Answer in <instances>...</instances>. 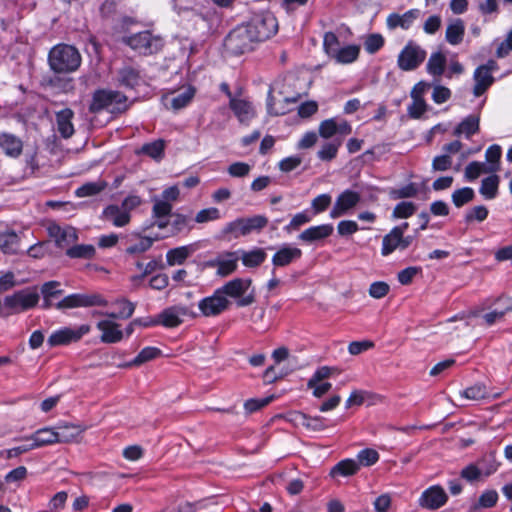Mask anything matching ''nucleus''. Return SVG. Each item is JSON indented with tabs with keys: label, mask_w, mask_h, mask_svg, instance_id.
<instances>
[{
	"label": "nucleus",
	"mask_w": 512,
	"mask_h": 512,
	"mask_svg": "<svg viewBox=\"0 0 512 512\" xmlns=\"http://www.w3.org/2000/svg\"><path fill=\"white\" fill-rule=\"evenodd\" d=\"M297 79L287 75L276 79L269 87L266 99L267 113L271 116L285 115L290 111L289 104L297 103L304 93L292 90Z\"/></svg>",
	"instance_id": "nucleus-1"
},
{
	"label": "nucleus",
	"mask_w": 512,
	"mask_h": 512,
	"mask_svg": "<svg viewBox=\"0 0 512 512\" xmlns=\"http://www.w3.org/2000/svg\"><path fill=\"white\" fill-rule=\"evenodd\" d=\"M81 62L80 52L69 44H57L48 53L49 67L56 74L73 73L79 69Z\"/></svg>",
	"instance_id": "nucleus-2"
},
{
	"label": "nucleus",
	"mask_w": 512,
	"mask_h": 512,
	"mask_svg": "<svg viewBox=\"0 0 512 512\" xmlns=\"http://www.w3.org/2000/svg\"><path fill=\"white\" fill-rule=\"evenodd\" d=\"M245 25L257 43L273 37L278 32L279 27L277 18L270 10L252 12Z\"/></svg>",
	"instance_id": "nucleus-3"
},
{
	"label": "nucleus",
	"mask_w": 512,
	"mask_h": 512,
	"mask_svg": "<svg viewBox=\"0 0 512 512\" xmlns=\"http://www.w3.org/2000/svg\"><path fill=\"white\" fill-rule=\"evenodd\" d=\"M226 299L235 300L237 307L252 305L256 300L255 289L251 278L237 277L219 287Z\"/></svg>",
	"instance_id": "nucleus-4"
},
{
	"label": "nucleus",
	"mask_w": 512,
	"mask_h": 512,
	"mask_svg": "<svg viewBox=\"0 0 512 512\" xmlns=\"http://www.w3.org/2000/svg\"><path fill=\"white\" fill-rule=\"evenodd\" d=\"M39 294L36 287H28L4 297V308L7 309L5 316L28 311L37 306Z\"/></svg>",
	"instance_id": "nucleus-5"
},
{
	"label": "nucleus",
	"mask_w": 512,
	"mask_h": 512,
	"mask_svg": "<svg viewBox=\"0 0 512 512\" xmlns=\"http://www.w3.org/2000/svg\"><path fill=\"white\" fill-rule=\"evenodd\" d=\"M128 106V99L123 93L114 90H98L93 95L91 110L122 113L127 110Z\"/></svg>",
	"instance_id": "nucleus-6"
},
{
	"label": "nucleus",
	"mask_w": 512,
	"mask_h": 512,
	"mask_svg": "<svg viewBox=\"0 0 512 512\" xmlns=\"http://www.w3.org/2000/svg\"><path fill=\"white\" fill-rule=\"evenodd\" d=\"M268 224V218L264 215H254L252 217H241L229 222L225 233L232 234L235 238L247 236L252 232H260Z\"/></svg>",
	"instance_id": "nucleus-7"
},
{
	"label": "nucleus",
	"mask_w": 512,
	"mask_h": 512,
	"mask_svg": "<svg viewBox=\"0 0 512 512\" xmlns=\"http://www.w3.org/2000/svg\"><path fill=\"white\" fill-rule=\"evenodd\" d=\"M257 41L252 37L245 23L235 27L227 35L224 45L234 54H243L253 49V44Z\"/></svg>",
	"instance_id": "nucleus-8"
},
{
	"label": "nucleus",
	"mask_w": 512,
	"mask_h": 512,
	"mask_svg": "<svg viewBox=\"0 0 512 512\" xmlns=\"http://www.w3.org/2000/svg\"><path fill=\"white\" fill-rule=\"evenodd\" d=\"M123 43L143 55H150L159 51L163 45L162 39L152 35L150 31H142L123 37Z\"/></svg>",
	"instance_id": "nucleus-9"
},
{
	"label": "nucleus",
	"mask_w": 512,
	"mask_h": 512,
	"mask_svg": "<svg viewBox=\"0 0 512 512\" xmlns=\"http://www.w3.org/2000/svg\"><path fill=\"white\" fill-rule=\"evenodd\" d=\"M108 301L98 293L83 294L73 293L65 296L62 300L55 303L57 310H66L79 307L107 306Z\"/></svg>",
	"instance_id": "nucleus-10"
},
{
	"label": "nucleus",
	"mask_w": 512,
	"mask_h": 512,
	"mask_svg": "<svg viewBox=\"0 0 512 512\" xmlns=\"http://www.w3.org/2000/svg\"><path fill=\"white\" fill-rule=\"evenodd\" d=\"M426 55V51L420 45L409 41L398 55V67L403 71L415 70L424 62Z\"/></svg>",
	"instance_id": "nucleus-11"
},
{
	"label": "nucleus",
	"mask_w": 512,
	"mask_h": 512,
	"mask_svg": "<svg viewBox=\"0 0 512 512\" xmlns=\"http://www.w3.org/2000/svg\"><path fill=\"white\" fill-rule=\"evenodd\" d=\"M88 324H82L76 328L62 327L53 331L47 339L50 347L69 345L79 341L84 335L90 332Z\"/></svg>",
	"instance_id": "nucleus-12"
},
{
	"label": "nucleus",
	"mask_w": 512,
	"mask_h": 512,
	"mask_svg": "<svg viewBox=\"0 0 512 512\" xmlns=\"http://www.w3.org/2000/svg\"><path fill=\"white\" fill-rule=\"evenodd\" d=\"M230 305L231 301L224 297L218 287L212 295L204 297L198 302V309L204 317H217L225 312Z\"/></svg>",
	"instance_id": "nucleus-13"
},
{
	"label": "nucleus",
	"mask_w": 512,
	"mask_h": 512,
	"mask_svg": "<svg viewBox=\"0 0 512 512\" xmlns=\"http://www.w3.org/2000/svg\"><path fill=\"white\" fill-rule=\"evenodd\" d=\"M229 108L242 125L248 126L256 117V109L253 102L248 97H243L241 89L239 90V95L229 101Z\"/></svg>",
	"instance_id": "nucleus-14"
},
{
	"label": "nucleus",
	"mask_w": 512,
	"mask_h": 512,
	"mask_svg": "<svg viewBox=\"0 0 512 512\" xmlns=\"http://www.w3.org/2000/svg\"><path fill=\"white\" fill-rule=\"evenodd\" d=\"M448 500V496L440 485H433L425 489L419 497L418 504L420 507L436 510L444 506Z\"/></svg>",
	"instance_id": "nucleus-15"
},
{
	"label": "nucleus",
	"mask_w": 512,
	"mask_h": 512,
	"mask_svg": "<svg viewBox=\"0 0 512 512\" xmlns=\"http://www.w3.org/2000/svg\"><path fill=\"white\" fill-rule=\"evenodd\" d=\"M196 316L190 313L189 308L184 305H174L164 309L158 315L159 325L166 328H174L182 324L184 317Z\"/></svg>",
	"instance_id": "nucleus-16"
},
{
	"label": "nucleus",
	"mask_w": 512,
	"mask_h": 512,
	"mask_svg": "<svg viewBox=\"0 0 512 512\" xmlns=\"http://www.w3.org/2000/svg\"><path fill=\"white\" fill-rule=\"evenodd\" d=\"M48 234L55 240L59 248L67 247L78 240L77 230L69 225L60 226L57 223H51L47 227Z\"/></svg>",
	"instance_id": "nucleus-17"
},
{
	"label": "nucleus",
	"mask_w": 512,
	"mask_h": 512,
	"mask_svg": "<svg viewBox=\"0 0 512 512\" xmlns=\"http://www.w3.org/2000/svg\"><path fill=\"white\" fill-rule=\"evenodd\" d=\"M420 16L421 11L416 8L410 9L403 14L391 13L386 19V26L389 30H395L396 28L408 30Z\"/></svg>",
	"instance_id": "nucleus-18"
},
{
	"label": "nucleus",
	"mask_w": 512,
	"mask_h": 512,
	"mask_svg": "<svg viewBox=\"0 0 512 512\" xmlns=\"http://www.w3.org/2000/svg\"><path fill=\"white\" fill-rule=\"evenodd\" d=\"M351 131V125L346 120L337 121L335 118H330L322 121L319 125V135L325 139L337 134L348 135Z\"/></svg>",
	"instance_id": "nucleus-19"
},
{
	"label": "nucleus",
	"mask_w": 512,
	"mask_h": 512,
	"mask_svg": "<svg viewBox=\"0 0 512 512\" xmlns=\"http://www.w3.org/2000/svg\"><path fill=\"white\" fill-rule=\"evenodd\" d=\"M302 257V251L298 247L290 244L282 245L272 256V264L274 269L277 267H285L299 260Z\"/></svg>",
	"instance_id": "nucleus-20"
},
{
	"label": "nucleus",
	"mask_w": 512,
	"mask_h": 512,
	"mask_svg": "<svg viewBox=\"0 0 512 512\" xmlns=\"http://www.w3.org/2000/svg\"><path fill=\"white\" fill-rule=\"evenodd\" d=\"M97 329L102 332L100 340L103 343H118L123 339L124 332L120 329V325L112 320H101L97 323Z\"/></svg>",
	"instance_id": "nucleus-21"
},
{
	"label": "nucleus",
	"mask_w": 512,
	"mask_h": 512,
	"mask_svg": "<svg viewBox=\"0 0 512 512\" xmlns=\"http://www.w3.org/2000/svg\"><path fill=\"white\" fill-rule=\"evenodd\" d=\"M102 219L112 223L116 227H124L126 226L131 219L130 214L125 211L121 206L118 205H108L102 211Z\"/></svg>",
	"instance_id": "nucleus-22"
},
{
	"label": "nucleus",
	"mask_w": 512,
	"mask_h": 512,
	"mask_svg": "<svg viewBox=\"0 0 512 512\" xmlns=\"http://www.w3.org/2000/svg\"><path fill=\"white\" fill-rule=\"evenodd\" d=\"M333 230L334 227L330 223L311 226L301 232L298 239L306 243H313L328 238Z\"/></svg>",
	"instance_id": "nucleus-23"
},
{
	"label": "nucleus",
	"mask_w": 512,
	"mask_h": 512,
	"mask_svg": "<svg viewBox=\"0 0 512 512\" xmlns=\"http://www.w3.org/2000/svg\"><path fill=\"white\" fill-rule=\"evenodd\" d=\"M23 439L26 441H32L35 449L59 443V438H57L55 428L49 427L38 429L30 436L24 437Z\"/></svg>",
	"instance_id": "nucleus-24"
},
{
	"label": "nucleus",
	"mask_w": 512,
	"mask_h": 512,
	"mask_svg": "<svg viewBox=\"0 0 512 512\" xmlns=\"http://www.w3.org/2000/svg\"><path fill=\"white\" fill-rule=\"evenodd\" d=\"M86 427L80 424H73L63 422L55 427L59 443H69L76 440L84 431Z\"/></svg>",
	"instance_id": "nucleus-25"
},
{
	"label": "nucleus",
	"mask_w": 512,
	"mask_h": 512,
	"mask_svg": "<svg viewBox=\"0 0 512 512\" xmlns=\"http://www.w3.org/2000/svg\"><path fill=\"white\" fill-rule=\"evenodd\" d=\"M196 250L195 244L172 248L166 253V262L169 266L182 265Z\"/></svg>",
	"instance_id": "nucleus-26"
},
{
	"label": "nucleus",
	"mask_w": 512,
	"mask_h": 512,
	"mask_svg": "<svg viewBox=\"0 0 512 512\" xmlns=\"http://www.w3.org/2000/svg\"><path fill=\"white\" fill-rule=\"evenodd\" d=\"M474 87L473 94L475 97L483 95L488 88L494 83V77L488 73V70L484 67H477L473 74Z\"/></svg>",
	"instance_id": "nucleus-27"
},
{
	"label": "nucleus",
	"mask_w": 512,
	"mask_h": 512,
	"mask_svg": "<svg viewBox=\"0 0 512 512\" xmlns=\"http://www.w3.org/2000/svg\"><path fill=\"white\" fill-rule=\"evenodd\" d=\"M0 149L13 158H17L22 153L23 143L21 139L11 133H0Z\"/></svg>",
	"instance_id": "nucleus-28"
},
{
	"label": "nucleus",
	"mask_w": 512,
	"mask_h": 512,
	"mask_svg": "<svg viewBox=\"0 0 512 512\" xmlns=\"http://www.w3.org/2000/svg\"><path fill=\"white\" fill-rule=\"evenodd\" d=\"M502 302L504 303L502 309H493L482 316L486 326L494 325L496 322L502 320L508 312H512V298L507 296H499L496 298V303Z\"/></svg>",
	"instance_id": "nucleus-29"
},
{
	"label": "nucleus",
	"mask_w": 512,
	"mask_h": 512,
	"mask_svg": "<svg viewBox=\"0 0 512 512\" xmlns=\"http://www.w3.org/2000/svg\"><path fill=\"white\" fill-rule=\"evenodd\" d=\"M239 256L237 252H224L219 254V269L216 274L220 277H227L236 271Z\"/></svg>",
	"instance_id": "nucleus-30"
},
{
	"label": "nucleus",
	"mask_w": 512,
	"mask_h": 512,
	"mask_svg": "<svg viewBox=\"0 0 512 512\" xmlns=\"http://www.w3.org/2000/svg\"><path fill=\"white\" fill-rule=\"evenodd\" d=\"M73 115V111L69 108H65L56 114L58 132L63 138H69L74 133Z\"/></svg>",
	"instance_id": "nucleus-31"
},
{
	"label": "nucleus",
	"mask_w": 512,
	"mask_h": 512,
	"mask_svg": "<svg viewBox=\"0 0 512 512\" xmlns=\"http://www.w3.org/2000/svg\"><path fill=\"white\" fill-rule=\"evenodd\" d=\"M402 234L397 228H392L382 239L381 255L388 256L395 250L402 251Z\"/></svg>",
	"instance_id": "nucleus-32"
},
{
	"label": "nucleus",
	"mask_w": 512,
	"mask_h": 512,
	"mask_svg": "<svg viewBox=\"0 0 512 512\" xmlns=\"http://www.w3.org/2000/svg\"><path fill=\"white\" fill-rule=\"evenodd\" d=\"M114 305L118 307L117 311L114 312H99V314L106 316L110 319H128L130 318L135 310V304L125 298H121L115 301Z\"/></svg>",
	"instance_id": "nucleus-33"
},
{
	"label": "nucleus",
	"mask_w": 512,
	"mask_h": 512,
	"mask_svg": "<svg viewBox=\"0 0 512 512\" xmlns=\"http://www.w3.org/2000/svg\"><path fill=\"white\" fill-rule=\"evenodd\" d=\"M480 118L477 115H468L454 129L455 136L465 135L469 139L479 131Z\"/></svg>",
	"instance_id": "nucleus-34"
},
{
	"label": "nucleus",
	"mask_w": 512,
	"mask_h": 512,
	"mask_svg": "<svg viewBox=\"0 0 512 512\" xmlns=\"http://www.w3.org/2000/svg\"><path fill=\"white\" fill-rule=\"evenodd\" d=\"M360 469L359 463L355 459L347 458L339 461L330 471L332 477H348L355 475Z\"/></svg>",
	"instance_id": "nucleus-35"
},
{
	"label": "nucleus",
	"mask_w": 512,
	"mask_h": 512,
	"mask_svg": "<svg viewBox=\"0 0 512 512\" xmlns=\"http://www.w3.org/2000/svg\"><path fill=\"white\" fill-rule=\"evenodd\" d=\"M464 34V22L461 19H455L450 24H448L445 33V39L451 45H458L462 42Z\"/></svg>",
	"instance_id": "nucleus-36"
},
{
	"label": "nucleus",
	"mask_w": 512,
	"mask_h": 512,
	"mask_svg": "<svg viewBox=\"0 0 512 512\" xmlns=\"http://www.w3.org/2000/svg\"><path fill=\"white\" fill-rule=\"evenodd\" d=\"M170 226L171 235H187L193 229V219L188 215L176 213L173 215Z\"/></svg>",
	"instance_id": "nucleus-37"
},
{
	"label": "nucleus",
	"mask_w": 512,
	"mask_h": 512,
	"mask_svg": "<svg viewBox=\"0 0 512 512\" xmlns=\"http://www.w3.org/2000/svg\"><path fill=\"white\" fill-rule=\"evenodd\" d=\"M446 65V57L440 52H433L426 64L427 73L433 77H440L443 75Z\"/></svg>",
	"instance_id": "nucleus-38"
},
{
	"label": "nucleus",
	"mask_w": 512,
	"mask_h": 512,
	"mask_svg": "<svg viewBox=\"0 0 512 512\" xmlns=\"http://www.w3.org/2000/svg\"><path fill=\"white\" fill-rule=\"evenodd\" d=\"M360 48L357 45H347L339 47L332 55V59L338 64H350L354 62L359 56Z\"/></svg>",
	"instance_id": "nucleus-39"
},
{
	"label": "nucleus",
	"mask_w": 512,
	"mask_h": 512,
	"mask_svg": "<svg viewBox=\"0 0 512 512\" xmlns=\"http://www.w3.org/2000/svg\"><path fill=\"white\" fill-rule=\"evenodd\" d=\"M342 145V140L339 138H335L331 141H327L317 152V157L324 162H330L336 158L338 154V150Z\"/></svg>",
	"instance_id": "nucleus-40"
},
{
	"label": "nucleus",
	"mask_w": 512,
	"mask_h": 512,
	"mask_svg": "<svg viewBox=\"0 0 512 512\" xmlns=\"http://www.w3.org/2000/svg\"><path fill=\"white\" fill-rule=\"evenodd\" d=\"M499 177L495 174L490 175L481 181L479 193L486 199L492 200L498 194Z\"/></svg>",
	"instance_id": "nucleus-41"
},
{
	"label": "nucleus",
	"mask_w": 512,
	"mask_h": 512,
	"mask_svg": "<svg viewBox=\"0 0 512 512\" xmlns=\"http://www.w3.org/2000/svg\"><path fill=\"white\" fill-rule=\"evenodd\" d=\"M297 420L303 427L312 431H322L328 427L326 419L321 416H308L304 413H299Z\"/></svg>",
	"instance_id": "nucleus-42"
},
{
	"label": "nucleus",
	"mask_w": 512,
	"mask_h": 512,
	"mask_svg": "<svg viewBox=\"0 0 512 512\" xmlns=\"http://www.w3.org/2000/svg\"><path fill=\"white\" fill-rule=\"evenodd\" d=\"M266 256L262 248H254L251 251H242L241 260L244 266L254 268L260 266L265 261Z\"/></svg>",
	"instance_id": "nucleus-43"
},
{
	"label": "nucleus",
	"mask_w": 512,
	"mask_h": 512,
	"mask_svg": "<svg viewBox=\"0 0 512 512\" xmlns=\"http://www.w3.org/2000/svg\"><path fill=\"white\" fill-rule=\"evenodd\" d=\"M360 194L350 189L344 190L336 199L337 207H341L346 213L354 208L360 201Z\"/></svg>",
	"instance_id": "nucleus-44"
},
{
	"label": "nucleus",
	"mask_w": 512,
	"mask_h": 512,
	"mask_svg": "<svg viewBox=\"0 0 512 512\" xmlns=\"http://www.w3.org/2000/svg\"><path fill=\"white\" fill-rule=\"evenodd\" d=\"M95 253V247L91 244L74 245L66 250V255L71 259H92Z\"/></svg>",
	"instance_id": "nucleus-45"
},
{
	"label": "nucleus",
	"mask_w": 512,
	"mask_h": 512,
	"mask_svg": "<svg viewBox=\"0 0 512 512\" xmlns=\"http://www.w3.org/2000/svg\"><path fill=\"white\" fill-rule=\"evenodd\" d=\"M19 237L14 231L0 232V249L6 253H15L18 246Z\"/></svg>",
	"instance_id": "nucleus-46"
},
{
	"label": "nucleus",
	"mask_w": 512,
	"mask_h": 512,
	"mask_svg": "<svg viewBox=\"0 0 512 512\" xmlns=\"http://www.w3.org/2000/svg\"><path fill=\"white\" fill-rule=\"evenodd\" d=\"M139 80V73L131 67H124L119 71L118 81L123 87L132 89L138 85Z\"/></svg>",
	"instance_id": "nucleus-47"
},
{
	"label": "nucleus",
	"mask_w": 512,
	"mask_h": 512,
	"mask_svg": "<svg viewBox=\"0 0 512 512\" xmlns=\"http://www.w3.org/2000/svg\"><path fill=\"white\" fill-rule=\"evenodd\" d=\"M165 142L162 139L155 140L150 143H145L140 152L151 157L155 160H160L164 156Z\"/></svg>",
	"instance_id": "nucleus-48"
},
{
	"label": "nucleus",
	"mask_w": 512,
	"mask_h": 512,
	"mask_svg": "<svg viewBox=\"0 0 512 512\" xmlns=\"http://www.w3.org/2000/svg\"><path fill=\"white\" fill-rule=\"evenodd\" d=\"M160 354H161V350L157 347H152V346L144 347L131 362L126 364V366H128V367L139 366L143 363H146L148 361L155 359Z\"/></svg>",
	"instance_id": "nucleus-49"
},
{
	"label": "nucleus",
	"mask_w": 512,
	"mask_h": 512,
	"mask_svg": "<svg viewBox=\"0 0 512 512\" xmlns=\"http://www.w3.org/2000/svg\"><path fill=\"white\" fill-rule=\"evenodd\" d=\"M475 198V192L471 187H463L455 190L451 195L452 203L460 208Z\"/></svg>",
	"instance_id": "nucleus-50"
},
{
	"label": "nucleus",
	"mask_w": 512,
	"mask_h": 512,
	"mask_svg": "<svg viewBox=\"0 0 512 512\" xmlns=\"http://www.w3.org/2000/svg\"><path fill=\"white\" fill-rule=\"evenodd\" d=\"M195 88L192 86L187 87L184 91L180 92L171 99V107L174 110L185 108L195 96Z\"/></svg>",
	"instance_id": "nucleus-51"
},
{
	"label": "nucleus",
	"mask_w": 512,
	"mask_h": 512,
	"mask_svg": "<svg viewBox=\"0 0 512 512\" xmlns=\"http://www.w3.org/2000/svg\"><path fill=\"white\" fill-rule=\"evenodd\" d=\"M502 155L501 146L493 144L489 146L485 152L486 161L489 163L487 172L494 173L499 169V161Z\"/></svg>",
	"instance_id": "nucleus-52"
},
{
	"label": "nucleus",
	"mask_w": 512,
	"mask_h": 512,
	"mask_svg": "<svg viewBox=\"0 0 512 512\" xmlns=\"http://www.w3.org/2000/svg\"><path fill=\"white\" fill-rule=\"evenodd\" d=\"M489 210L484 205H477L466 211L464 221L467 224L478 222L481 223L487 219Z\"/></svg>",
	"instance_id": "nucleus-53"
},
{
	"label": "nucleus",
	"mask_w": 512,
	"mask_h": 512,
	"mask_svg": "<svg viewBox=\"0 0 512 512\" xmlns=\"http://www.w3.org/2000/svg\"><path fill=\"white\" fill-rule=\"evenodd\" d=\"M416 210L417 207L413 202L402 201L394 207L391 216L393 219H407L411 217Z\"/></svg>",
	"instance_id": "nucleus-54"
},
{
	"label": "nucleus",
	"mask_w": 512,
	"mask_h": 512,
	"mask_svg": "<svg viewBox=\"0 0 512 512\" xmlns=\"http://www.w3.org/2000/svg\"><path fill=\"white\" fill-rule=\"evenodd\" d=\"M418 186L416 183H408L398 189H392L389 193L390 198L396 199H405L412 198L418 194Z\"/></svg>",
	"instance_id": "nucleus-55"
},
{
	"label": "nucleus",
	"mask_w": 512,
	"mask_h": 512,
	"mask_svg": "<svg viewBox=\"0 0 512 512\" xmlns=\"http://www.w3.org/2000/svg\"><path fill=\"white\" fill-rule=\"evenodd\" d=\"M461 396L470 400H481L488 396L487 387L483 383H476L461 392Z\"/></svg>",
	"instance_id": "nucleus-56"
},
{
	"label": "nucleus",
	"mask_w": 512,
	"mask_h": 512,
	"mask_svg": "<svg viewBox=\"0 0 512 512\" xmlns=\"http://www.w3.org/2000/svg\"><path fill=\"white\" fill-rule=\"evenodd\" d=\"M499 496L496 490H485L475 504L474 509L478 508H492L498 502Z\"/></svg>",
	"instance_id": "nucleus-57"
},
{
	"label": "nucleus",
	"mask_w": 512,
	"mask_h": 512,
	"mask_svg": "<svg viewBox=\"0 0 512 512\" xmlns=\"http://www.w3.org/2000/svg\"><path fill=\"white\" fill-rule=\"evenodd\" d=\"M105 186L103 182H89L78 187L75 193L78 197L94 196L103 191Z\"/></svg>",
	"instance_id": "nucleus-58"
},
{
	"label": "nucleus",
	"mask_w": 512,
	"mask_h": 512,
	"mask_svg": "<svg viewBox=\"0 0 512 512\" xmlns=\"http://www.w3.org/2000/svg\"><path fill=\"white\" fill-rule=\"evenodd\" d=\"M379 460V453L371 448H365L358 452L357 462L360 466L369 467L374 465Z\"/></svg>",
	"instance_id": "nucleus-59"
},
{
	"label": "nucleus",
	"mask_w": 512,
	"mask_h": 512,
	"mask_svg": "<svg viewBox=\"0 0 512 512\" xmlns=\"http://www.w3.org/2000/svg\"><path fill=\"white\" fill-rule=\"evenodd\" d=\"M384 42V38L381 34H370L364 41L365 51L369 54H374L384 46Z\"/></svg>",
	"instance_id": "nucleus-60"
},
{
	"label": "nucleus",
	"mask_w": 512,
	"mask_h": 512,
	"mask_svg": "<svg viewBox=\"0 0 512 512\" xmlns=\"http://www.w3.org/2000/svg\"><path fill=\"white\" fill-rule=\"evenodd\" d=\"M314 216L311 214L309 210H304L302 212H299L295 214L289 224L285 227V230H296L300 226L310 222Z\"/></svg>",
	"instance_id": "nucleus-61"
},
{
	"label": "nucleus",
	"mask_w": 512,
	"mask_h": 512,
	"mask_svg": "<svg viewBox=\"0 0 512 512\" xmlns=\"http://www.w3.org/2000/svg\"><path fill=\"white\" fill-rule=\"evenodd\" d=\"M427 103L424 98L412 99V103L408 106V115L413 119H419L427 111Z\"/></svg>",
	"instance_id": "nucleus-62"
},
{
	"label": "nucleus",
	"mask_w": 512,
	"mask_h": 512,
	"mask_svg": "<svg viewBox=\"0 0 512 512\" xmlns=\"http://www.w3.org/2000/svg\"><path fill=\"white\" fill-rule=\"evenodd\" d=\"M219 218H220L219 209L216 207H209V208L200 210L196 214L193 221L196 223H206V222L218 220Z\"/></svg>",
	"instance_id": "nucleus-63"
},
{
	"label": "nucleus",
	"mask_w": 512,
	"mask_h": 512,
	"mask_svg": "<svg viewBox=\"0 0 512 512\" xmlns=\"http://www.w3.org/2000/svg\"><path fill=\"white\" fill-rule=\"evenodd\" d=\"M172 204L168 203L165 200L155 199L154 205L152 208V216L154 218L160 219L167 217L171 214Z\"/></svg>",
	"instance_id": "nucleus-64"
}]
</instances>
